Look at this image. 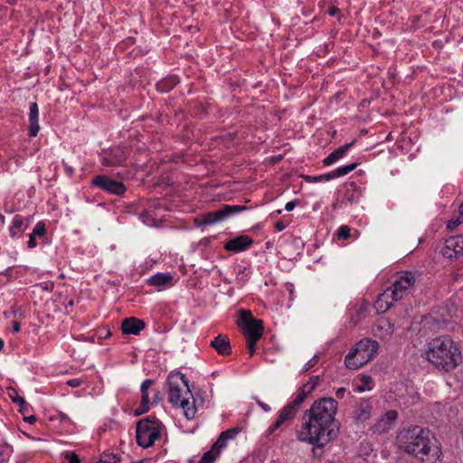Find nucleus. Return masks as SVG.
<instances>
[{
  "instance_id": "1",
  "label": "nucleus",
  "mask_w": 463,
  "mask_h": 463,
  "mask_svg": "<svg viewBox=\"0 0 463 463\" xmlns=\"http://www.w3.org/2000/svg\"><path fill=\"white\" fill-rule=\"evenodd\" d=\"M336 411L337 402L333 398L315 401L303 415L304 424L298 432L299 439L321 449L335 439L339 433V423L335 419Z\"/></svg>"
},
{
  "instance_id": "2",
  "label": "nucleus",
  "mask_w": 463,
  "mask_h": 463,
  "mask_svg": "<svg viewBox=\"0 0 463 463\" xmlns=\"http://www.w3.org/2000/svg\"><path fill=\"white\" fill-rule=\"evenodd\" d=\"M426 357L439 370L449 372L461 362V354L449 336H439L428 344Z\"/></svg>"
},
{
  "instance_id": "3",
  "label": "nucleus",
  "mask_w": 463,
  "mask_h": 463,
  "mask_svg": "<svg viewBox=\"0 0 463 463\" xmlns=\"http://www.w3.org/2000/svg\"><path fill=\"white\" fill-rule=\"evenodd\" d=\"M398 438L400 449L422 461L430 454L431 450L435 449L433 435L430 430H423L419 426L402 431Z\"/></svg>"
},
{
  "instance_id": "4",
  "label": "nucleus",
  "mask_w": 463,
  "mask_h": 463,
  "mask_svg": "<svg viewBox=\"0 0 463 463\" xmlns=\"http://www.w3.org/2000/svg\"><path fill=\"white\" fill-rule=\"evenodd\" d=\"M379 343L370 338L360 340L347 354L345 358V364L350 370H356L369 361L377 354Z\"/></svg>"
},
{
  "instance_id": "5",
  "label": "nucleus",
  "mask_w": 463,
  "mask_h": 463,
  "mask_svg": "<svg viewBox=\"0 0 463 463\" xmlns=\"http://www.w3.org/2000/svg\"><path fill=\"white\" fill-rule=\"evenodd\" d=\"M181 379L185 389H183L178 384L170 383L168 389V401L173 405L181 408L186 419L192 420L194 418L196 413L194 399L189 389L188 381L184 374H182Z\"/></svg>"
},
{
  "instance_id": "6",
  "label": "nucleus",
  "mask_w": 463,
  "mask_h": 463,
  "mask_svg": "<svg viewBox=\"0 0 463 463\" xmlns=\"http://www.w3.org/2000/svg\"><path fill=\"white\" fill-rule=\"evenodd\" d=\"M241 318L239 326L242 327V332L247 339L259 341L263 335V322L252 317L250 310H241Z\"/></svg>"
},
{
  "instance_id": "7",
  "label": "nucleus",
  "mask_w": 463,
  "mask_h": 463,
  "mask_svg": "<svg viewBox=\"0 0 463 463\" xmlns=\"http://www.w3.org/2000/svg\"><path fill=\"white\" fill-rule=\"evenodd\" d=\"M415 283V276L411 271H402L399 273V278L395 280L392 285L387 288L390 294L392 296V299L398 300L402 299L408 295L410 288Z\"/></svg>"
},
{
  "instance_id": "8",
  "label": "nucleus",
  "mask_w": 463,
  "mask_h": 463,
  "mask_svg": "<svg viewBox=\"0 0 463 463\" xmlns=\"http://www.w3.org/2000/svg\"><path fill=\"white\" fill-rule=\"evenodd\" d=\"M246 210L242 205H228L225 204L222 209L207 213L202 216L201 223L204 225H211L218 222L223 221L226 218Z\"/></svg>"
},
{
  "instance_id": "9",
  "label": "nucleus",
  "mask_w": 463,
  "mask_h": 463,
  "mask_svg": "<svg viewBox=\"0 0 463 463\" xmlns=\"http://www.w3.org/2000/svg\"><path fill=\"white\" fill-rule=\"evenodd\" d=\"M92 185L112 194L121 195L125 193L126 187L120 181H116L107 175H97L91 182Z\"/></svg>"
},
{
  "instance_id": "10",
  "label": "nucleus",
  "mask_w": 463,
  "mask_h": 463,
  "mask_svg": "<svg viewBox=\"0 0 463 463\" xmlns=\"http://www.w3.org/2000/svg\"><path fill=\"white\" fill-rule=\"evenodd\" d=\"M127 160V153L122 147L111 148L101 157L102 165L107 167H115L122 165Z\"/></svg>"
},
{
  "instance_id": "11",
  "label": "nucleus",
  "mask_w": 463,
  "mask_h": 463,
  "mask_svg": "<svg viewBox=\"0 0 463 463\" xmlns=\"http://www.w3.org/2000/svg\"><path fill=\"white\" fill-rule=\"evenodd\" d=\"M442 254L449 258H459L463 255V235L449 237L445 241Z\"/></svg>"
},
{
  "instance_id": "12",
  "label": "nucleus",
  "mask_w": 463,
  "mask_h": 463,
  "mask_svg": "<svg viewBox=\"0 0 463 463\" xmlns=\"http://www.w3.org/2000/svg\"><path fill=\"white\" fill-rule=\"evenodd\" d=\"M164 425L152 416L146 417V449L152 447L161 438Z\"/></svg>"
},
{
  "instance_id": "13",
  "label": "nucleus",
  "mask_w": 463,
  "mask_h": 463,
  "mask_svg": "<svg viewBox=\"0 0 463 463\" xmlns=\"http://www.w3.org/2000/svg\"><path fill=\"white\" fill-rule=\"evenodd\" d=\"M145 328V322L134 317L125 318L121 323V331L123 335H138Z\"/></svg>"
},
{
  "instance_id": "14",
  "label": "nucleus",
  "mask_w": 463,
  "mask_h": 463,
  "mask_svg": "<svg viewBox=\"0 0 463 463\" xmlns=\"http://www.w3.org/2000/svg\"><path fill=\"white\" fill-rule=\"evenodd\" d=\"M253 243V241L248 235H241L230 240L224 245V249L229 251L240 252L246 250Z\"/></svg>"
},
{
  "instance_id": "15",
  "label": "nucleus",
  "mask_w": 463,
  "mask_h": 463,
  "mask_svg": "<svg viewBox=\"0 0 463 463\" xmlns=\"http://www.w3.org/2000/svg\"><path fill=\"white\" fill-rule=\"evenodd\" d=\"M298 408L294 406L292 403H288L287 406L283 408L281 412L279 415V418L275 421V423L270 426L269 433L278 430L285 421L291 420L295 417Z\"/></svg>"
},
{
  "instance_id": "16",
  "label": "nucleus",
  "mask_w": 463,
  "mask_h": 463,
  "mask_svg": "<svg viewBox=\"0 0 463 463\" xmlns=\"http://www.w3.org/2000/svg\"><path fill=\"white\" fill-rule=\"evenodd\" d=\"M397 419V411H389L383 415L378 421L374 424L373 430L378 433L386 432Z\"/></svg>"
},
{
  "instance_id": "17",
  "label": "nucleus",
  "mask_w": 463,
  "mask_h": 463,
  "mask_svg": "<svg viewBox=\"0 0 463 463\" xmlns=\"http://www.w3.org/2000/svg\"><path fill=\"white\" fill-rule=\"evenodd\" d=\"M357 165H358L357 163H353V164L345 165V166L338 167L337 169H335L328 174L315 176L314 181L315 182H320L323 180L329 181L331 179L345 175L349 174L350 172H352L353 170H354L357 167Z\"/></svg>"
},
{
  "instance_id": "18",
  "label": "nucleus",
  "mask_w": 463,
  "mask_h": 463,
  "mask_svg": "<svg viewBox=\"0 0 463 463\" xmlns=\"http://www.w3.org/2000/svg\"><path fill=\"white\" fill-rule=\"evenodd\" d=\"M38 118H39L38 105L36 102H32V103H30V106H29V136L30 137H36L40 130Z\"/></svg>"
},
{
  "instance_id": "19",
  "label": "nucleus",
  "mask_w": 463,
  "mask_h": 463,
  "mask_svg": "<svg viewBox=\"0 0 463 463\" xmlns=\"http://www.w3.org/2000/svg\"><path fill=\"white\" fill-rule=\"evenodd\" d=\"M219 354L228 355L232 352L231 345L228 336L219 335L210 344Z\"/></svg>"
},
{
  "instance_id": "20",
  "label": "nucleus",
  "mask_w": 463,
  "mask_h": 463,
  "mask_svg": "<svg viewBox=\"0 0 463 463\" xmlns=\"http://www.w3.org/2000/svg\"><path fill=\"white\" fill-rule=\"evenodd\" d=\"M396 300L392 299V296L390 294V291L386 289L378 297L374 307L378 312L385 313L393 306Z\"/></svg>"
},
{
  "instance_id": "21",
  "label": "nucleus",
  "mask_w": 463,
  "mask_h": 463,
  "mask_svg": "<svg viewBox=\"0 0 463 463\" xmlns=\"http://www.w3.org/2000/svg\"><path fill=\"white\" fill-rule=\"evenodd\" d=\"M28 224L25 223L24 217L16 214L11 225L9 226V233L12 238L19 237L21 236L24 232L26 230Z\"/></svg>"
},
{
  "instance_id": "22",
  "label": "nucleus",
  "mask_w": 463,
  "mask_h": 463,
  "mask_svg": "<svg viewBox=\"0 0 463 463\" xmlns=\"http://www.w3.org/2000/svg\"><path fill=\"white\" fill-rule=\"evenodd\" d=\"M237 432L238 431L236 429H229L225 431H222L212 448L219 454L220 450L226 447L227 440L233 439Z\"/></svg>"
},
{
  "instance_id": "23",
  "label": "nucleus",
  "mask_w": 463,
  "mask_h": 463,
  "mask_svg": "<svg viewBox=\"0 0 463 463\" xmlns=\"http://www.w3.org/2000/svg\"><path fill=\"white\" fill-rule=\"evenodd\" d=\"M354 144V140L345 144L335 150H334L327 157L324 159V165H329L342 158L347 150Z\"/></svg>"
},
{
  "instance_id": "24",
  "label": "nucleus",
  "mask_w": 463,
  "mask_h": 463,
  "mask_svg": "<svg viewBox=\"0 0 463 463\" xmlns=\"http://www.w3.org/2000/svg\"><path fill=\"white\" fill-rule=\"evenodd\" d=\"M172 280H173V277L170 273H157V274L152 276L147 280V283L150 286L162 287V286L171 284Z\"/></svg>"
},
{
  "instance_id": "25",
  "label": "nucleus",
  "mask_w": 463,
  "mask_h": 463,
  "mask_svg": "<svg viewBox=\"0 0 463 463\" xmlns=\"http://www.w3.org/2000/svg\"><path fill=\"white\" fill-rule=\"evenodd\" d=\"M376 330L381 337L391 336L393 332V325L387 319H382L379 321Z\"/></svg>"
},
{
  "instance_id": "26",
  "label": "nucleus",
  "mask_w": 463,
  "mask_h": 463,
  "mask_svg": "<svg viewBox=\"0 0 463 463\" xmlns=\"http://www.w3.org/2000/svg\"><path fill=\"white\" fill-rule=\"evenodd\" d=\"M145 419H141L137 422L136 427V440L137 443L142 447L145 448Z\"/></svg>"
},
{
  "instance_id": "27",
  "label": "nucleus",
  "mask_w": 463,
  "mask_h": 463,
  "mask_svg": "<svg viewBox=\"0 0 463 463\" xmlns=\"http://www.w3.org/2000/svg\"><path fill=\"white\" fill-rule=\"evenodd\" d=\"M145 388H146V385H145V381L141 383L140 384V392H141V399H140V405L138 408L135 410V416H139L145 413Z\"/></svg>"
},
{
  "instance_id": "28",
  "label": "nucleus",
  "mask_w": 463,
  "mask_h": 463,
  "mask_svg": "<svg viewBox=\"0 0 463 463\" xmlns=\"http://www.w3.org/2000/svg\"><path fill=\"white\" fill-rule=\"evenodd\" d=\"M145 388H146V385H145V381L141 383L140 384V392H141V399H140V405L138 408L135 410V416H139L145 413Z\"/></svg>"
},
{
  "instance_id": "29",
  "label": "nucleus",
  "mask_w": 463,
  "mask_h": 463,
  "mask_svg": "<svg viewBox=\"0 0 463 463\" xmlns=\"http://www.w3.org/2000/svg\"><path fill=\"white\" fill-rule=\"evenodd\" d=\"M8 396L14 403H17L19 406H26L25 400L18 394L14 388H9Z\"/></svg>"
},
{
  "instance_id": "30",
  "label": "nucleus",
  "mask_w": 463,
  "mask_h": 463,
  "mask_svg": "<svg viewBox=\"0 0 463 463\" xmlns=\"http://www.w3.org/2000/svg\"><path fill=\"white\" fill-rule=\"evenodd\" d=\"M218 452H216L213 448L210 450L205 452L200 461L198 463H213L218 457Z\"/></svg>"
},
{
  "instance_id": "31",
  "label": "nucleus",
  "mask_w": 463,
  "mask_h": 463,
  "mask_svg": "<svg viewBox=\"0 0 463 463\" xmlns=\"http://www.w3.org/2000/svg\"><path fill=\"white\" fill-rule=\"evenodd\" d=\"M309 394L308 392H307L305 390V388L301 387L299 390H298V392L297 394V397L295 398V400L293 402H291L290 403H292L294 406H296L297 408H299L300 404L304 402V400L307 397V395Z\"/></svg>"
},
{
  "instance_id": "32",
  "label": "nucleus",
  "mask_w": 463,
  "mask_h": 463,
  "mask_svg": "<svg viewBox=\"0 0 463 463\" xmlns=\"http://www.w3.org/2000/svg\"><path fill=\"white\" fill-rule=\"evenodd\" d=\"M175 85V80H163L161 82H158L156 84V88L159 91H168L170 89H172Z\"/></svg>"
},
{
  "instance_id": "33",
  "label": "nucleus",
  "mask_w": 463,
  "mask_h": 463,
  "mask_svg": "<svg viewBox=\"0 0 463 463\" xmlns=\"http://www.w3.org/2000/svg\"><path fill=\"white\" fill-rule=\"evenodd\" d=\"M119 458L115 454L103 453L97 463H117Z\"/></svg>"
},
{
  "instance_id": "34",
  "label": "nucleus",
  "mask_w": 463,
  "mask_h": 463,
  "mask_svg": "<svg viewBox=\"0 0 463 463\" xmlns=\"http://www.w3.org/2000/svg\"><path fill=\"white\" fill-rule=\"evenodd\" d=\"M351 229L347 225H342L336 233L338 240H347L351 236Z\"/></svg>"
},
{
  "instance_id": "35",
  "label": "nucleus",
  "mask_w": 463,
  "mask_h": 463,
  "mask_svg": "<svg viewBox=\"0 0 463 463\" xmlns=\"http://www.w3.org/2000/svg\"><path fill=\"white\" fill-rule=\"evenodd\" d=\"M370 410H371V407L368 404H365L364 406L362 404L360 407V410H359L358 416H357L358 419L361 420H365L369 419L370 414H371Z\"/></svg>"
},
{
  "instance_id": "36",
  "label": "nucleus",
  "mask_w": 463,
  "mask_h": 463,
  "mask_svg": "<svg viewBox=\"0 0 463 463\" xmlns=\"http://www.w3.org/2000/svg\"><path fill=\"white\" fill-rule=\"evenodd\" d=\"M318 381H319V377L318 376H313V377L310 378L308 383L304 384L302 387L305 388V390L310 393L316 388V386L317 385Z\"/></svg>"
},
{
  "instance_id": "37",
  "label": "nucleus",
  "mask_w": 463,
  "mask_h": 463,
  "mask_svg": "<svg viewBox=\"0 0 463 463\" xmlns=\"http://www.w3.org/2000/svg\"><path fill=\"white\" fill-rule=\"evenodd\" d=\"M33 235L34 236H43L45 234V225L43 222H39L35 224L33 232Z\"/></svg>"
},
{
  "instance_id": "38",
  "label": "nucleus",
  "mask_w": 463,
  "mask_h": 463,
  "mask_svg": "<svg viewBox=\"0 0 463 463\" xmlns=\"http://www.w3.org/2000/svg\"><path fill=\"white\" fill-rule=\"evenodd\" d=\"M64 457L68 460V463H80V458L74 452H65Z\"/></svg>"
},
{
  "instance_id": "39",
  "label": "nucleus",
  "mask_w": 463,
  "mask_h": 463,
  "mask_svg": "<svg viewBox=\"0 0 463 463\" xmlns=\"http://www.w3.org/2000/svg\"><path fill=\"white\" fill-rule=\"evenodd\" d=\"M463 221L460 219V217H458L457 219H451L447 223V228L449 230H454L456 227H458Z\"/></svg>"
},
{
  "instance_id": "40",
  "label": "nucleus",
  "mask_w": 463,
  "mask_h": 463,
  "mask_svg": "<svg viewBox=\"0 0 463 463\" xmlns=\"http://www.w3.org/2000/svg\"><path fill=\"white\" fill-rule=\"evenodd\" d=\"M66 175L71 177L74 175V168L66 162H62Z\"/></svg>"
},
{
  "instance_id": "41",
  "label": "nucleus",
  "mask_w": 463,
  "mask_h": 463,
  "mask_svg": "<svg viewBox=\"0 0 463 463\" xmlns=\"http://www.w3.org/2000/svg\"><path fill=\"white\" fill-rule=\"evenodd\" d=\"M257 342L258 341H253L252 339H247L249 354L250 356L255 354V345Z\"/></svg>"
},
{
  "instance_id": "42",
  "label": "nucleus",
  "mask_w": 463,
  "mask_h": 463,
  "mask_svg": "<svg viewBox=\"0 0 463 463\" xmlns=\"http://www.w3.org/2000/svg\"><path fill=\"white\" fill-rule=\"evenodd\" d=\"M10 314L16 319L22 317V312L20 308L16 307L15 306H13L10 309Z\"/></svg>"
},
{
  "instance_id": "43",
  "label": "nucleus",
  "mask_w": 463,
  "mask_h": 463,
  "mask_svg": "<svg viewBox=\"0 0 463 463\" xmlns=\"http://www.w3.org/2000/svg\"><path fill=\"white\" fill-rule=\"evenodd\" d=\"M67 384L71 387H79L81 384V380L78 378L71 379L67 382Z\"/></svg>"
},
{
  "instance_id": "44",
  "label": "nucleus",
  "mask_w": 463,
  "mask_h": 463,
  "mask_svg": "<svg viewBox=\"0 0 463 463\" xmlns=\"http://www.w3.org/2000/svg\"><path fill=\"white\" fill-rule=\"evenodd\" d=\"M162 393L159 391H156L152 401V404H157L160 401H162Z\"/></svg>"
},
{
  "instance_id": "45",
  "label": "nucleus",
  "mask_w": 463,
  "mask_h": 463,
  "mask_svg": "<svg viewBox=\"0 0 463 463\" xmlns=\"http://www.w3.org/2000/svg\"><path fill=\"white\" fill-rule=\"evenodd\" d=\"M315 364H316V357H314L313 359L308 361L301 372L304 373V372L308 371L310 368H312L315 365Z\"/></svg>"
},
{
  "instance_id": "46",
  "label": "nucleus",
  "mask_w": 463,
  "mask_h": 463,
  "mask_svg": "<svg viewBox=\"0 0 463 463\" xmlns=\"http://www.w3.org/2000/svg\"><path fill=\"white\" fill-rule=\"evenodd\" d=\"M298 203V201H297V200L287 203V204L285 206L286 211H288V212L292 211Z\"/></svg>"
},
{
  "instance_id": "47",
  "label": "nucleus",
  "mask_w": 463,
  "mask_h": 463,
  "mask_svg": "<svg viewBox=\"0 0 463 463\" xmlns=\"http://www.w3.org/2000/svg\"><path fill=\"white\" fill-rule=\"evenodd\" d=\"M36 245H37V242L35 240V236L31 233L29 241H28V247L33 249V248L36 247Z\"/></svg>"
},
{
  "instance_id": "48",
  "label": "nucleus",
  "mask_w": 463,
  "mask_h": 463,
  "mask_svg": "<svg viewBox=\"0 0 463 463\" xmlns=\"http://www.w3.org/2000/svg\"><path fill=\"white\" fill-rule=\"evenodd\" d=\"M12 327L14 333H18L20 331V323L18 321H13Z\"/></svg>"
},
{
  "instance_id": "49",
  "label": "nucleus",
  "mask_w": 463,
  "mask_h": 463,
  "mask_svg": "<svg viewBox=\"0 0 463 463\" xmlns=\"http://www.w3.org/2000/svg\"><path fill=\"white\" fill-rule=\"evenodd\" d=\"M338 13H339V9L335 6H331L328 9V14L331 16H334V15L337 14Z\"/></svg>"
},
{
  "instance_id": "50",
  "label": "nucleus",
  "mask_w": 463,
  "mask_h": 463,
  "mask_svg": "<svg viewBox=\"0 0 463 463\" xmlns=\"http://www.w3.org/2000/svg\"><path fill=\"white\" fill-rule=\"evenodd\" d=\"M345 388L341 387V388H338V389H337V391H336V393H335V394H336V396H337L338 398H343V396H344V393H345Z\"/></svg>"
},
{
  "instance_id": "51",
  "label": "nucleus",
  "mask_w": 463,
  "mask_h": 463,
  "mask_svg": "<svg viewBox=\"0 0 463 463\" xmlns=\"http://www.w3.org/2000/svg\"><path fill=\"white\" fill-rule=\"evenodd\" d=\"M371 381H372V378L369 375H364L362 377V382L364 383V385L369 384L371 383Z\"/></svg>"
},
{
  "instance_id": "52",
  "label": "nucleus",
  "mask_w": 463,
  "mask_h": 463,
  "mask_svg": "<svg viewBox=\"0 0 463 463\" xmlns=\"http://www.w3.org/2000/svg\"><path fill=\"white\" fill-rule=\"evenodd\" d=\"M24 420H25V421L33 424L35 422L36 418L34 416H29V417L24 418Z\"/></svg>"
},
{
  "instance_id": "53",
  "label": "nucleus",
  "mask_w": 463,
  "mask_h": 463,
  "mask_svg": "<svg viewBox=\"0 0 463 463\" xmlns=\"http://www.w3.org/2000/svg\"><path fill=\"white\" fill-rule=\"evenodd\" d=\"M28 407H29V404L26 402V406H19V411L22 412V413H24L27 411L28 410Z\"/></svg>"
},
{
  "instance_id": "54",
  "label": "nucleus",
  "mask_w": 463,
  "mask_h": 463,
  "mask_svg": "<svg viewBox=\"0 0 463 463\" xmlns=\"http://www.w3.org/2000/svg\"><path fill=\"white\" fill-rule=\"evenodd\" d=\"M276 228L279 231H282L285 228V226H284V224L282 222H279L276 223Z\"/></svg>"
},
{
  "instance_id": "55",
  "label": "nucleus",
  "mask_w": 463,
  "mask_h": 463,
  "mask_svg": "<svg viewBox=\"0 0 463 463\" xmlns=\"http://www.w3.org/2000/svg\"><path fill=\"white\" fill-rule=\"evenodd\" d=\"M259 405H260L263 410H265L266 411H269V407L267 404H265V403H263V402H259Z\"/></svg>"
},
{
  "instance_id": "56",
  "label": "nucleus",
  "mask_w": 463,
  "mask_h": 463,
  "mask_svg": "<svg viewBox=\"0 0 463 463\" xmlns=\"http://www.w3.org/2000/svg\"><path fill=\"white\" fill-rule=\"evenodd\" d=\"M302 177H303L306 181H307V182H315V181H314V177H315V176L302 175Z\"/></svg>"
},
{
  "instance_id": "57",
  "label": "nucleus",
  "mask_w": 463,
  "mask_h": 463,
  "mask_svg": "<svg viewBox=\"0 0 463 463\" xmlns=\"http://www.w3.org/2000/svg\"><path fill=\"white\" fill-rule=\"evenodd\" d=\"M5 216H4L2 213H0V226H1V227H3V226H4V224H5Z\"/></svg>"
},
{
  "instance_id": "58",
  "label": "nucleus",
  "mask_w": 463,
  "mask_h": 463,
  "mask_svg": "<svg viewBox=\"0 0 463 463\" xmlns=\"http://www.w3.org/2000/svg\"><path fill=\"white\" fill-rule=\"evenodd\" d=\"M60 417H61V421L70 420V419L68 418V416H67V415H65L64 413H61Z\"/></svg>"
},
{
  "instance_id": "59",
  "label": "nucleus",
  "mask_w": 463,
  "mask_h": 463,
  "mask_svg": "<svg viewBox=\"0 0 463 463\" xmlns=\"http://www.w3.org/2000/svg\"><path fill=\"white\" fill-rule=\"evenodd\" d=\"M153 384V381L152 380H148L146 379V390Z\"/></svg>"
},
{
  "instance_id": "60",
  "label": "nucleus",
  "mask_w": 463,
  "mask_h": 463,
  "mask_svg": "<svg viewBox=\"0 0 463 463\" xmlns=\"http://www.w3.org/2000/svg\"><path fill=\"white\" fill-rule=\"evenodd\" d=\"M459 214L460 215H463V203H461V205L459 206Z\"/></svg>"
},
{
  "instance_id": "61",
  "label": "nucleus",
  "mask_w": 463,
  "mask_h": 463,
  "mask_svg": "<svg viewBox=\"0 0 463 463\" xmlns=\"http://www.w3.org/2000/svg\"><path fill=\"white\" fill-rule=\"evenodd\" d=\"M4 347V341L0 338V351L3 349Z\"/></svg>"
},
{
  "instance_id": "62",
  "label": "nucleus",
  "mask_w": 463,
  "mask_h": 463,
  "mask_svg": "<svg viewBox=\"0 0 463 463\" xmlns=\"http://www.w3.org/2000/svg\"><path fill=\"white\" fill-rule=\"evenodd\" d=\"M149 221L154 222V219H149V218L146 216V225L148 224V222H149Z\"/></svg>"
},
{
  "instance_id": "63",
  "label": "nucleus",
  "mask_w": 463,
  "mask_h": 463,
  "mask_svg": "<svg viewBox=\"0 0 463 463\" xmlns=\"http://www.w3.org/2000/svg\"><path fill=\"white\" fill-rule=\"evenodd\" d=\"M348 201L351 202V203L354 201V195L353 194L350 197H348Z\"/></svg>"
},
{
  "instance_id": "64",
  "label": "nucleus",
  "mask_w": 463,
  "mask_h": 463,
  "mask_svg": "<svg viewBox=\"0 0 463 463\" xmlns=\"http://www.w3.org/2000/svg\"><path fill=\"white\" fill-rule=\"evenodd\" d=\"M359 391H364L365 387L364 386H360L358 387Z\"/></svg>"
}]
</instances>
